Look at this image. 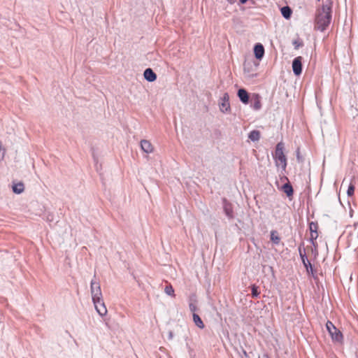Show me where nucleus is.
I'll return each mask as SVG.
<instances>
[{
  "instance_id": "2f4dec72",
  "label": "nucleus",
  "mask_w": 358,
  "mask_h": 358,
  "mask_svg": "<svg viewBox=\"0 0 358 358\" xmlns=\"http://www.w3.org/2000/svg\"><path fill=\"white\" fill-rule=\"evenodd\" d=\"M249 65H250L249 63L244 64V72L245 73H249L250 72V69L248 67Z\"/></svg>"
},
{
  "instance_id": "0eeeda50",
  "label": "nucleus",
  "mask_w": 358,
  "mask_h": 358,
  "mask_svg": "<svg viewBox=\"0 0 358 358\" xmlns=\"http://www.w3.org/2000/svg\"><path fill=\"white\" fill-rule=\"evenodd\" d=\"M302 57L299 56L294 59L292 62V70L295 76H298L302 72Z\"/></svg>"
},
{
  "instance_id": "1a4fd4ad",
  "label": "nucleus",
  "mask_w": 358,
  "mask_h": 358,
  "mask_svg": "<svg viewBox=\"0 0 358 358\" xmlns=\"http://www.w3.org/2000/svg\"><path fill=\"white\" fill-rule=\"evenodd\" d=\"M222 204H223V210L226 215V216L229 219L231 220L234 218V210L232 204L227 200V199L224 198L222 199Z\"/></svg>"
},
{
  "instance_id": "4468645a",
  "label": "nucleus",
  "mask_w": 358,
  "mask_h": 358,
  "mask_svg": "<svg viewBox=\"0 0 358 358\" xmlns=\"http://www.w3.org/2000/svg\"><path fill=\"white\" fill-rule=\"evenodd\" d=\"M141 148L145 153H152L153 152V146L149 141L142 140L141 141Z\"/></svg>"
},
{
  "instance_id": "b1692460",
  "label": "nucleus",
  "mask_w": 358,
  "mask_h": 358,
  "mask_svg": "<svg viewBox=\"0 0 358 358\" xmlns=\"http://www.w3.org/2000/svg\"><path fill=\"white\" fill-rule=\"evenodd\" d=\"M355 188V185L351 182L347 190V194L348 196H352L354 195Z\"/></svg>"
},
{
  "instance_id": "6ab92c4d",
  "label": "nucleus",
  "mask_w": 358,
  "mask_h": 358,
  "mask_svg": "<svg viewBox=\"0 0 358 358\" xmlns=\"http://www.w3.org/2000/svg\"><path fill=\"white\" fill-rule=\"evenodd\" d=\"M248 138L253 142L260 138V132L258 130H252L249 133Z\"/></svg>"
},
{
  "instance_id": "393cba45",
  "label": "nucleus",
  "mask_w": 358,
  "mask_h": 358,
  "mask_svg": "<svg viewBox=\"0 0 358 358\" xmlns=\"http://www.w3.org/2000/svg\"><path fill=\"white\" fill-rule=\"evenodd\" d=\"M260 292L258 291V287L255 285H252V296L254 298H257L259 295Z\"/></svg>"
},
{
  "instance_id": "a878e982",
  "label": "nucleus",
  "mask_w": 358,
  "mask_h": 358,
  "mask_svg": "<svg viewBox=\"0 0 358 358\" xmlns=\"http://www.w3.org/2000/svg\"><path fill=\"white\" fill-rule=\"evenodd\" d=\"M309 229L310 231H317L318 229V224L317 222H311L309 223Z\"/></svg>"
},
{
  "instance_id": "473e14b6",
  "label": "nucleus",
  "mask_w": 358,
  "mask_h": 358,
  "mask_svg": "<svg viewBox=\"0 0 358 358\" xmlns=\"http://www.w3.org/2000/svg\"><path fill=\"white\" fill-rule=\"evenodd\" d=\"M304 266L306 268V271L308 272V274H310V273L311 274V271H310V266H308V265Z\"/></svg>"
},
{
  "instance_id": "4be33fe9",
  "label": "nucleus",
  "mask_w": 358,
  "mask_h": 358,
  "mask_svg": "<svg viewBox=\"0 0 358 358\" xmlns=\"http://www.w3.org/2000/svg\"><path fill=\"white\" fill-rule=\"evenodd\" d=\"M164 292L169 296L175 297L174 289L171 284H169L165 287Z\"/></svg>"
},
{
  "instance_id": "f8f14e48",
  "label": "nucleus",
  "mask_w": 358,
  "mask_h": 358,
  "mask_svg": "<svg viewBox=\"0 0 358 358\" xmlns=\"http://www.w3.org/2000/svg\"><path fill=\"white\" fill-rule=\"evenodd\" d=\"M254 53L256 59H262L264 55V48L262 44L257 43L254 47Z\"/></svg>"
},
{
  "instance_id": "6e6552de",
  "label": "nucleus",
  "mask_w": 358,
  "mask_h": 358,
  "mask_svg": "<svg viewBox=\"0 0 358 358\" xmlns=\"http://www.w3.org/2000/svg\"><path fill=\"white\" fill-rule=\"evenodd\" d=\"M220 108L222 113H228L231 110L229 104V96L227 92L224 94L222 98L221 99Z\"/></svg>"
},
{
  "instance_id": "f03ea898",
  "label": "nucleus",
  "mask_w": 358,
  "mask_h": 358,
  "mask_svg": "<svg viewBox=\"0 0 358 358\" xmlns=\"http://www.w3.org/2000/svg\"><path fill=\"white\" fill-rule=\"evenodd\" d=\"M283 151L284 144L282 142H280L276 145L273 158L275 159L276 166H281L282 169L285 171L287 167V158Z\"/></svg>"
},
{
  "instance_id": "c756f323",
  "label": "nucleus",
  "mask_w": 358,
  "mask_h": 358,
  "mask_svg": "<svg viewBox=\"0 0 358 358\" xmlns=\"http://www.w3.org/2000/svg\"><path fill=\"white\" fill-rule=\"evenodd\" d=\"M296 159H297V161L299 162H303V159H302V157L300 155V150H299V148H298L296 150Z\"/></svg>"
},
{
  "instance_id": "cd10ccee",
  "label": "nucleus",
  "mask_w": 358,
  "mask_h": 358,
  "mask_svg": "<svg viewBox=\"0 0 358 358\" xmlns=\"http://www.w3.org/2000/svg\"><path fill=\"white\" fill-rule=\"evenodd\" d=\"M189 303H197V298L196 294H192L189 296L188 299Z\"/></svg>"
},
{
  "instance_id": "7ed1b4c3",
  "label": "nucleus",
  "mask_w": 358,
  "mask_h": 358,
  "mask_svg": "<svg viewBox=\"0 0 358 358\" xmlns=\"http://www.w3.org/2000/svg\"><path fill=\"white\" fill-rule=\"evenodd\" d=\"M345 233L347 234L349 245H356L358 244V223L347 227Z\"/></svg>"
},
{
  "instance_id": "20e7f679",
  "label": "nucleus",
  "mask_w": 358,
  "mask_h": 358,
  "mask_svg": "<svg viewBox=\"0 0 358 358\" xmlns=\"http://www.w3.org/2000/svg\"><path fill=\"white\" fill-rule=\"evenodd\" d=\"M95 278L96 276L94 275V279L91 280L90 292L92 294V301H96V302H100V299L103 298L102 292L100 283L99 281L96 280Z\"/></svg>"
},
{
  "instance_id": "aec40b11",
  "label": "nucleus",
  "mask_w": 358,
  "mask_h": 358,
  "mask_svg": "<svg viewBox=\"0 0 358 358\" xmlns=\"http://www.w3.org/2000/svg\"><path fill=\"white\" fill-rule=\"evenodd\" d=\"M24 186L22 182H18L13 186V191L15 194H21L24 192Z\"/></svg>"
},
{
  "instance_id": "7c9ffc66",
  "label": "nucleus",
  "mask_w": 358,
  "mask_h": 358,
  "mask_svg": "<svg viewBox=\"0 0 358 358\" xmlns=\"http://www.w3.org/2000/svg\"><path fill=\"white\" fill-rule=\"evenodd\" d=\"M4 154H5L4 150L2 148V145L0 143V161H1L3 159Z\"/></svg>"
},
{
  "instance_id": "bb28decb",
  "label": "nucleus",
  "mask_w": 358,
  "mask_h": 358,
  "mask_svg": "<svg viewBox=\"0 0 358 358\" xmlns=\"http://www.w3.org/2000/svg\"><path fill=\"white\" fill-rule=\"evenodd\" d=\"M292 44L294 45L295 49H298L299 48L302 47L303 45V42L299 39L294 40Z\"/></svg>"
},
{
  "instance_id": "5701e85b",
  "label": "nucleus",
  "mask_w": 358,
  "mask_h": 358,
  "mask_svg": "<svg viewBox=\"0 0 358 358\" xmlns=\"http://www.w3.org/2000/svg\"><path fill=\"white\" fill-rule=\"evenodd\" d=\"M318 237V233L317 231H310V241L312 243V244L315 246V241Z\"/></svg>"
},
{
  "instance_id": "dca6fc26",
  "label": "nucleus",
  "mask_w": 358,
  "mask_h": 358,
  "mask_svg": "<svg viewBox=\"0 0 358 358\" xmlns=\"http://www.w3.org/2000/svg\"><path fill=\"white\" fill-rule=\"evenodd\" d=\"M282 191L286 194L288 197L292 196L294 189L291 184L288 182L284 184L282 187Z\"/></svg>"
},
{
  "instance_id": "423d86ee",
  "label": "nucleus",
  "mask_w": 358,
  "mask_h": 358,
  "mask_svg": "<svg viewBox=\"0 0 358 358\" xmlns=\"http://www.w3.org/2000/svg\"><path fill=\"white\" fill-rule=\"evenodd\" d=\"M299 252L303 266H306L308 264V266H310V271H311V275H313V278H315L313 266L307 258L305 249L303 248V244H301L299 245Z\"/></svg>"
},
{
  "instance_id": "4c0bfd02",
  "label": "nucleus",
  "mask_w": 358,
  "mask_h": 358,
  "mask_svg": "<svg viewBox=\"0 0 358 358\" xmlns=\"http://www.w3.org/2000/svg\"><path fill=\"white\" fill-rule=\"evenodd\" d=\"M255 76H256V74H255ZM250 76L253 77V76H254V74H251V75H250Z\"/></svg>"
},
{
  "instance_id": "c9c22d12",
  "label": "nucleus",
  "mask_w": 358,
  "mask_h": 358,
  "mask_svg": "<svg viewBox=\"0 0 358 358\" xmlns=\"http://www.w3.org/2000/svg\"><path fill=\"white\" fill-rule=\"evenodd\" d=\"M172 337H173V333H172V332H170V333H169V338H172Z\"/></svg>"
},
{
  "instance_id": "f257e3e1",
  "label": "nucleus",
  "mask_w": 358,
  "mask_h": 358,
  "mask_svg": "<svg viewBox=\"0 0 358 358\" xmlns=\"http://www.w3.org/2000/svg\"><path fill=\"white\" fill-rule=\"evenodd\" d=\"M331 0H327L321 8L317 9L315 17V29L324 31L331 20Z\"/></svg>"
},
{
  "instance_id": "9d476101",
  "label": "nucleus",
  "mask_w": 358,
  "mask_h": 358,
  "mask_svg": "<svg viewBox=\"0 0 358 358\" xmlns=\"http://www.w3.org/2000/svg\"><path fill=\"white\" fill-rule=\"evenodd\" d=\"M92 302L96 312L100 316L103 317L107 314V308L105 306L103 298L100 299V302H96V301H93Z\"/></svg>"
},
{
  "instance_id": "a211bd4d",
  "label": "nucleus",
  "mask_w": 358,
  "mask_h": 358,
  "mask_svg": "<svg viewBox=\"0 0 358 358\" xmlns=\"http://www.w3.org/2000/svg\"><path fill=\"white\" fill-rule=\"evenodd\" d=\"M281 14L286 19L289 20L291 17L292 10L289 6H284L281 8Z\"/></svg>"
},
{
  "instance_id": "ddd939ff",
  "label": "nucleus",
  "mask_w": 358,
  "mask_h": 358,
  "mask_svg": "<svg viewBox=\"0 0 358 358\" xmlns=\"http://www.w3.org/2000/svg\"><path fill=\"white\" fill-rule=\"evenodd\" d=\"M143 76L148 82H154L157 79L156 73L150 68H148L144 71Z\"/></svg>"
},
{
  "instance_id": "f3484780",
  "label": "nucleus",
  "mask_w": 358,
  "mask_h": 358,
  "mask_svg": "<svg viewBox=\"0 0 358 358\" xmlns=\"http://www.w3.org/2000/svg\"><path fill=\"white\" fill-rule=\"evenodd\" d=\"M193 322L195 324L196 327H198L199 329H203L205 327V325L199 317V315L196 313H193Z\"/></svg>"
},
{
  "instance_id": "39448f33",
  "label": "nucleus",
  "mask_w": 358,
  "mask_h": 358,
  "mask_svg": "<svg viewBox=\"0 0 358 358\" xmlns=\"http://www.w3.org/2000/svg\"><path fill=\"white\" fill-rule=\"evenodd\" d=\"M326 328L329 333L332 340L336 342H341L343 341V334L331 321H327Z\"/></svg>"
},
{
  "instance_id": "2eb2a0df",
  "label": "nucleus",
  "mask_w": 358,
  "mask_h": 358,
  "mask_svg": "<svg viewBox=\"0 0 358 358\" xmlns=\"http://www.w3.org/2000/svg\"><path fill=\"white\" fill-rule=\"evenodd\" d=\"M238 96L241 101L245 104H247L249 101V94L245 89H240L238 90Z\"/></svg>"
},
{
  "instance_id": "c85d7f7f",
  "label": "nucleus",
  "mask_w": 358,
  "mask_h": 358,
  "mask_svg": "<svg viewBox=\"0 0 358 358\" xmlns=\"http://www.w3.org/2000/svg\"><path fill=\"white\" fill-rule=\"evenodd\" d=\"M189 308L192 313H196L195 312L197 310L196 303H189Z\"/></svg>"
},
{
  "instance_id": "412c9836",
  "label": "nucleus",
  "mask_w": 358,
  "mask_h": 358,
  "mask_svg": "<svg viewBox=\"0 0 358 358\" xmlns=\"http://www.w3.org/2000/svg\"><path fill=\"white\" fill-rule=\"evenodd\" d=\"M271 241L275 245H278L280 243V238L276 231L273 230L271 231Z\"/></svg>"
},
{
  "instance_id": "e433bc0d",
  "label": "nucleus",
  "mask_w": 358,
  "mask_h": 358,
  "mask_svg": "<svg viewBox=\"0 0 358 358\" xmlns=\"http://www.w3.org/2000/svg\"><path fill=\"white\" fill-rule=\"evenodd\" d=\"M243 353H244V356L248 357V354L245 351H244Z\"/></svg>"
},
{
  "instance_id": "f704fd0d",
  "label": "nucleus",
  "mask_w": 358,
  "mask_h": 358,
  "mask_svg": "<svg viewBox=\"0 0 358 358\" xmlns=\"http://www.w3.org/2000/svg\"><path fill=\"white\" fill-rule=\"evenodd\" d=\"M230 3H234L236 0H227Z\"/></svg>"
},
{
  "instance_id": "72a5a7b5",
  "label": "nucleus",
  "mask_w": 358,
  "mask_h": 358,
  "mask_svg": "<svg viewBox=\"0 0 358 358\" xmlns=\"http://www.w3.org/2000/svg\"><path fill=\"white\" fill-rule=\"evenodd\" d=\"M248 0H239L240 3L242 4L245 3Z\"/></svg>"
},
{
  "instance_id": "9b49d317",
  "label": "nucleus",
  "mask_w": 358,
  "mask_h": 358,
  "mask_svg": "<svg viewBox=\"0 0 358 358\" xmlns=\"http://www.w3.org/2000/svg\"><path fill=\"white\" fill-rule=\"evenodd\" d=\"M252 107L255 110L262 108L261 96L259 94H253L251 99Z\"/></svg>"
}]
</instances>
